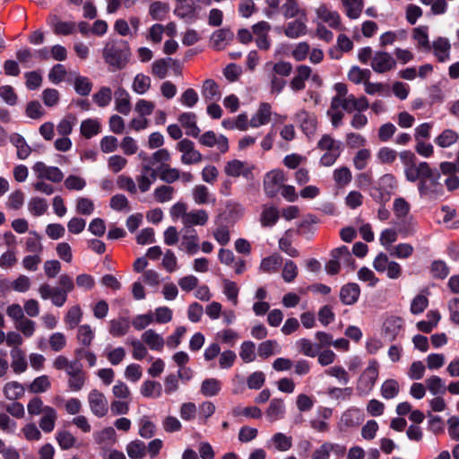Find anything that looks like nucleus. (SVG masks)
<instances>
[{
	"mask_svg": "<svg viewBox=\"0 0 459 459\" xmlns=\"http://www.w3.org/2000/svg\"><path fill=\"white\" fill-rule=\"evenodd\" d=\"M152 160L158 170V178L168 185L178 180L189 183L194 179L191 172L181 171L179 169L170 166L171 153L168 149H159L152 152Z\"/></svg>",
	"mask_w": 459,
	"mask_h": 459,
	"instance_id": "obj_1",
	"label": "nucleus"
},
{
	"mask_svg": "<svg viewBox=\"0 0 459 459\" xmlns=\"http://www.w3.org/2000/svg\"><path fill=\"white\" fill-rule=\"evenodd\" d=\"M56 370H63L67 376V387L71 392H80L88 380L87 372L78 360H70L64 355L57 356L53 361Z\"/></svg>",
	"mask_w": 459,
	"mask_h": 459,
	"instance_id": "obj_2",
	"label": "nucleus"
},
{
	"mask_svg": "<svg viewBox=\"0 0 459 459\" xmlns=\"http://www.w3.org/2000/svg\"><path fill=\"white\" fill-rule=\"evenodd\" d=\"M264 70L267 72L270 93L279 95L287 84L284 77H288L292 73V65L282 60L276 63L267 62L264 65Z\"/></svg>",
	"mask_w": 459,
	"mask_h": 459,
	"instance_id": "obj_3",
	"label": "nucleus"
},
{
	"mask_svg": "<svg viewBox=\"0 0 459 459\" xmlns=\"http://www.w3.org/2000/svg\"><path fill=\"white\" fill-rule=\"evenodd\" d=\"M138 159L141 161V169L135 178L136 186L141 193H146L156 181L158 170L152 160V153L149 155L145 152H141L138 153Z\"/></svg>",
	"mask_w": 459,
	"mask_h": 459,
	"instance_id": "obj_4",
	"label": "nucleus"
},
{
	"mask_svg": "<svg viewBox=\"0 0 459 459\" xmlns=\"http://www.w3.org/2000/svg\"><path fill=\"white\" fill-rule=\"evenodd\" d=\"M400 160L404 166L405 178L410 182L421 181L423 178L430 176V166L428 162L417 163L415 154L411 151H403L399 153Z\"/></svg>",
	"mask_w": 459,
	"mask_h": 459,
	"instance_id": "obj_5",
	"label": "nucleus"
},
{
	"mask_svg": "<svg viewBox=\"0 0 459 459\" xmlns=\"http://www.w3.org/2000/svg\"><path fill=\"white\" fill-rule=\"evenodd\" d=\"M129 48L125 40H110L103 49L105 62L114 69H122L128 62Z\"/></svg>",
	"mask_w": 459,
	"mask_h": 459,
	"instance_id": "obj_6",
	"label": "nucleus"
},
{
	"mask_svg": "<svg viewBox=\"0 0 459 459\" xmlns=\"http://www.w3.org/2000/svg\"><path fill=\"white\" fill-rule=\"evenodd\" d=\"M317 148L325 152L321 159L320 164L330 167L335 163L342 152V144L330 134H324L317 143Z\"/></svg>",
	"mask_w": 459,
	"mask_h": 459,
	"instance_id": "obj_7",
	"label": "nucleus"
},
{
	"mask_svg": "<svg viewBox=\"0 0 459 459\" xmlns=\"http://www.w3.org/2000/svg\"><path fill=\"white\" fill-rule=\"evenodd\" d=\"M378 377V363L373 359L369 361L368 367L359 376L356 390L358 394L366 395L368 394L375 386L377 379Z\"/></svg>",
	"mask_w": 459,
	"mask_h": 459,
	"instance_id": "obj_8",
	"label": "nucleus"
},
{
	"mask_svg": "<svg viewBox=\"0 0 459 459\" xmlns=\"http://www.w3.org/2000/svg\"><path fill=\"white\" fill-rule=\"evenodd\" d=\"M373 267L378 273H385L389 279L395 280L402 276L403 268L395 261L389 260L387 255L380 253L373 261Z\"/></svg>",
	"mask_w": 459,
	"mask_h": 459,
	"instance_id": "obj_9",
	"label": "nucleus"
},
{
	"mask_svg": "<svg viewBox=\"0 0 459 459\" xmlns=\"http://www.w3.org/2000/svg\"><path fill=\"white\" fill-rule=\"evenodd\" d=\"M176 150L182 153L180 161L184 165L197 164L203 160V155L195 149V143L187 138L178 142Z\"/></svg>",
	"mask_w": 459,
	"mask_h": 459,
	"instance_id": "obj_10",
	"label": "nucleus"
},
{
	"mask_svg": "<svg viewBox=\"0 0 459 459\" xmlns=\"http://www.w3.org/2000/svg\"><path fill=\"white\" fill-rule=\"evenodd\" d=\"M440 174L430 168V176L423 178L418 184L422 196L437 197L443 193V185L439 182Z\"/></svg>",
	"mask_w": 459,
	"mask_h": 459,
	"instance_id": "obj_11",
	"label": "nucleus"
},
{
	"mask_svg": "<svg viewBox=\"0 0 459 459\" xmlns=\"http://www.w3.org/2000/svg\"><path fill=\"white\" fill-rule=\"evenodd\" d=\"M87 401L89 408L94 416L103 418L108 414V402L101 391L96 388L91 389L87 395Z\"/></svg>",
	"mask_w": 459,
	"mask_h": 459,
	"instance_id": "obj_12",
	"label": "nucleus"
},
{
	"mask_svg": "<svg viewBox=\"0 0 459 459\" xmlns=\"http://www.w3.org/2000/svg\"><path fill=\"white\" fill-rule=\"evenodd\" d=\"M285 181V175L281 169H274L266 173L264 178V193L271 198L274 197L280 192Z\"/></svg>",
	"mask_w": 459,
	"mask_h": 459,
	"instance_id": "obj_13",
	"label": "nucleus"
},
{
	"mask_svg": "<svg viewBox=\"0 0 459 459\" xmlns=\"http://www.w3.org/2000/svg\"><path fill=\"white\" fill-rule=\"evenodd\" d=\"M32 170L39 180H48L53 183H60L64 179V173L59 168L48 166L42 161H37L32 166Z\"/></svg>",
	"mask_w": 459,
	"mask_h": 459,
	"instance_id": "obj_14",
	"label": "nucleus"
},
{
	"mask_svg": "<svg viewBox=\"0 0 459 459\" xmlns=\"http://www.w3.org/2000/svg\"><path fill=\"white\" fill-rule=\"evenodd\" d=\"M197 139L201 145L208 148L216 147L221 154L226 153L230 148L228 138L223 134H217L212 130L202 134H199Z\"/></svg>",
	"mask_w": 459,
	"mask_h": 459,
	"instance_id": "obj_15",
	"label": "nucleus"
},
{
	"mask_svg": "<svg viewBox=\"0 0 459 459\" xmlns=\"http://www.w3.org/2000/svg\"><path fill=\"white\" fill-rule=\"evenodd\" d=\"M372 70L377 74L388 73L396 67L395 58L386 51L379 50L374 53L370 62Z\"/></svg>",
	"mask_w": 459,
	"mask_h": 459,
	"instance_id": "obj_16",
	"label": "nucleus"
},
{
	"mask_svg": "<svg viewBox=\"0 0 459 459\" xmlns=\"http://www.w3.org/2000/svg\"><path fill=\"white\" fill-rule=\"evenodd\" d=\"M253 169L254 167L249 163L233 159L225 163L223 171L228 177H244L248 178L252 174Z\"/></svg>",
	"mask_w": 459,
	"mask_h": 459,
	"instance_id": "obj_17",
	"label": "nucleus"
},
{
	"mask_svg": "<svg viewBox=\"0 0 459 459\" xmlns=\"http://www.w3.org/2000/svg\"><path fill=\"white\" fill-rule=\"evenodd\" d=\"M404 322L399 316H390L383 324V334L389 341L394 342L403 332Z\"/></svg>",
	"mask_w": 459,
	"mask_h": 459,
	"instance_id": "obj_18",
	"label": "nucleus"
},
{
	"mask_svg": "<svg viewBox=\"0 0 459 459\" xmlns=\"http://www.w3.org/2000/svg\"><path fill=\"white\" fill-rule=\"evenodd\" d=\"M312 69L308 65H299L296 67L295 74L290 81V88L293 92H299L306 88V82L310 78Z\"/></svg>",
	"mask_w": 459,
	"mask_h": 459,
	"instance_id": "obj_19",
	"label": "nucleus"
},
{
	"mask_svg": "<svg viewBox=\"0 0 459 459\" xmlns=\"http://www.w3.org/2000/svg\"><path fill=\"white\" fill-rule=\"evenodd\" d=\"M174 13L186 22H194L198 19L196 5L192 0H177Z\"/></svg>",
	"mask_w": 459,
	"mask_h": 459,
	"instance_id": "obj_20",
	"label": "nucleus"
},
{
	"mask_svg": "<svg viewBox=\"0 0 459 459\" xmlns=\"http://www.w3.org/2000/svg\"><path fill=\"white\" fill-rule=\"evenodd\" d=\"M178 120L181 126L186 130V134L194 138H197L201 133L197 126L196 115L193 112H184L180 114Z\"/></svg>",
	"mask_w": 459,
	"mask_h": 459,
	"instance_id": "obj_21",
	"label": "nucleus"
},
{
	"mask_svg": "<svg viewBox=\"0 0 459 459\" xmlns=\"http://www.w3.org/2000/svg\"><path fill=\"white\" fill-rule=\"evenodd\" d=\"M296 119L299 123L302 131L308 136L313 135L317 126V117L305 109L296 114Z\"/></svg>",
	"mask_w": 459,
	"mask_h": 459,
	"instance_id": "obj_22",
	"label": "nucleus"
},
{
	"mask_svg": "<svg viewBox=\"0 0 459 459\" xmlns=\"http://www.w3.org/2000/svg\"><path fill=\"white\" fill-rule=\"evenodd\" d=\"M209 220L208 212L203 209H195L188 211L185 220L182 222L185 230L192 229L195 226H204Z\"/></svg>",
	"mask_w": 459,
	"mask_h": 459,
	"instance_id": "obj_23",
	"label": "nucleus"
},
{
	"mask_svg": "<svg viewBox=\"0 0 459 459\" xmlns=\"http://www.w3.org/2000/svg\"><path fill=\"white\" fill-rule=\"evenodd\" d=\"M317 17L335 30H343L341 24V16L336 11H332L325 4H321L316 9Z\"/></svg>",
	"mask_w": 459,
	"mask_h": 459,
	"instance_id": "obj_24",
	"label": "nucleus"
},
{
	"mask_svg": "<svg viewBox=\"0 0 459 459\" xmlns=\"http://www.w3.org/2000/svg\"><path fill=\"white\" fill-rule=\"evenodd\" d=\"M306 22L307 16L305 18L297 17L294 21L288 22L284 28L285 36L290 39L305 36L307 32Z\"/></svg>",
	"mask_w": 459,
	"mask_h": 459,
	"instance_id": "obj_25",
	"label": "nucleus"
},
{
	"mask_svg": "<svg viewBox=\"0 0 459 459\" xmlns=\"http://www.w3.org/2000/svg\"><path fill=\"white\" fill-rule=\"evenodd\" d=\"M142 341L152 351H161L165 346L164 338L153 329H148L142 333Z\"/></svg>",
	"mask_w": 459,
	"mask_h": 459,
	"instance_id": "obj_26",
	"label": "nucleus"
},
{
	"mask_svg": "<svg viewBox=\"0 0 459 459\" xmlns=\"http://www.w3.org/2000/svg\"><path fill=\"white\" fill-rule=\"evenodd\" d=\"M199 238L196 230L194 229H186L184 230L182 236V242L180 248L185 250L189 255L195 254L199 249Z\"/></svg>",
	"mask_w": 459,
	"mask_h": 459,
	"instance_id": "obj_27",
	"label": "nucleus"
},
{
	"mask_svg": "<svg viewBox=\"0 0 459 459\" xmlns=\"http://www.w3.org/2000/svg\"><path fill=\"white\" fill-rule=\"evenodd\" d=\"M115 109L125 116L131 112V98L129 93L123 88H118L115 91Z\"/></svg>",
	"mask_w": 459,
	"mask_h": 459,
	"instance_id": "obj_28",
	"label": "nucleus"
},
{
	"mask_svg": "<svg viewBox=\"0 0 459 459\" xmlns=\"http://www.w3.org/2000/svg\"><path fill=\"white\" fill-rule=\"evenodd\" d=\"M285 404L281 398H273L265 411V415L271 422L281 420L285 416Z\"/></svg>",
	"mask_w": 459,
	"mask_h": 459,
	"instance_id": "obj_29",
	"label": "nucleus"
},
{
	"mask_svg": "<svg viewBox=\"0 0 459 459\" xmlns=\"http://www.w3.org/2000/svg\"><path fill=\"white\" fill-rule=\"evenodd\" d=\"M272 107L267 102H263L259 105L258 109L250 119L251 127H259L266 125L271 120Z\"/></svg>",
	"mask_w": 459,
	"mask_h": 459,
	"instance_id": "obj_30",
	"label": "nucleus"
},
{
	"mask_svg": "<svg viewBox=\"0 0 459 459\" xmlns=\"http://www.w3.org/2000/svg\"><path fill=\"white\" fill-rule=\"evenodd\" d=\"M48 23L56 35L68 36L76 31L75 22H63L56 15L50 17Z\"/></svg>",
	"mask_w": 459,
	"mask_h": 459,
	"instance_id": "obj_31",
	"label": "nucleus"
},
{
	"mask_svg": "<svg viewBox=\"0 0 459 459\" xmlns=\"http://www.w3.org/2000/svg\"><path fill=\"white\" fill-rule=\"evenodd\" d=\"M281 13L285 19H293L297 17L305 18L306 10L299 6V0H286L281 6Z\"/></svg>",
	"mask_w": 459,
	"mask_h": 459,
	"instance_id": "obj_32",
	"label": "nucleus"
},
{
	"mask_svg": "<svg viewBox=\"0 0 459 459\" xmlns=\"http://www.w3.org/2000/svg\"><path fill=\"white\" fill-rule=\"evenodd\" d=\"M360 288L357 283L351 282L342 287L340 299L345 305H353L359 299Z\"/></svg>",
	"mask_w": 459,
	"mask_h": 459,
	"instance_id": "obj_33",
	"label": "nucleus"
},
{
	"mask_svg": "<svg viewBox=\"0 0 459 459\" xmlns=\"http://www.w3.org/2000/svg\"><path fill=\"white\" fill-rule=\"evenodd\" d=\"M56 420V411L51 406H47L45 411L41 413V417L39 421L40 429L45 433L52 432L55 429Z\"/></svg>",
	"mask_w": 459,
	"mask_h": 459,
	"instance_id": "obj_34",
	"label": "nucleus"
},
{
	"mask_svg": "<svg viewBox=\"0 0 459 459\" xmlns=\"http://www.w3.org/2000/svg\"><path fill=\"white\" fill-rule=\"evenodd\" d=\"M280 218V212L277 207L273 205H264L260 214V223L263 227L274 226Z\"/></svg>",
	"mask_w": 459,
	"mask_h": 459,
	"instance_id": "obj_35",
	"label": "nucleus"
},
{
	"mask_svg": "<svg viewBox=\"0 0 459 459\" xmlns=\"http://www.w3.org/2000/svg\"><path fill=\"white\" fill-rule=\"evenodd\" d=\"M432 48L434 55L439 62H446L450 58L451 45L447 39L438 38L433 41Z\"/></svg>",
	"mask_w": 459,
	"mask_h": 459,
	"instance_id": "obj_36",
	"label": "nucleus"
},
{
	"mask_svg": "<svg viewBox=\"0 0 459 459\" xmlns=\"http://www.w3.org/2000/svg\"><path fill=\"white\" fill-rule=\"evenodd\" d=\"M194 202L198 204H214L215 198L204 185H196L192 190Z\"/></svg>",
	"mask_w": 459,
	"mask_h": 459,
	"instance_id": "obj_37",
	"label": "nucleus"
},
{
	"mask_svg": "<svg viewBox=\"0 0 459 459\" xmlns=\"http://www.w3.org/2000/svg\"><path fill=\"white\" fill-rule=\"evenodd\" d=\"M95 338L94 329L88 324L78 326L76 340L82 346L81 348H89Z\"/></svg>",
	"mask_w": 459,
	"mask_h": 459,
	"instance_id": "obj_38",
	"label": "nucleus"
},
{
	"mask_svg": "<svg viewBox=\"0 0 459 459\" xmlns=\"http://www.w3.org/2000/svg\"><path fill=\"white\" fill-rule=\"evenodd\" d=\"M294 231L287 230L283 236L279 239V248L290 257H298L299 255V250L293 247Z\"/></svg>",
	"mask_w": 459,
	"mask_h": 459,
	"instance_id": "obj_39",
	"label": "nucleus"
},
{
	"mask_svg": "<svg viewBox=\"0 0 459 459\" xmlns=\"http://www.w3.org/2000/svg\"><path fill=\"white\" fill-rule=\"evenodd\" d=\"M201 92L206 101H217L221 97L220 87L212 79L204 82Z\"/></svg>",
	"mask_w": 459,
	"mask_h": 459,
	"instance_id": "obj_40",
	"label": "nucleus"
},
{
	"mask_svg": "<svg viewBox=\"0 0 459 459\" xmlns=\"http://www.w3.org/2000/svg\"><path fill=\"white\" fill-rule=\"evenodd\" d=\"M233 39V33L229 29H221L215 30L211 38V43L217 50L225 48L227 44Z\"/></svg>",
	"mask_w": 459,
	"mask_h": 459,
	"instance_id": "obj_41",
	"label": "nucleus"
},
{
	"mask_svg": "<svg viewBox=\"0 0 459 459\" xmlns=\"http://www.w3.org/2000/svg\"><path fill=\"white\" fill-rule=\"evenodd\" d=\"M459 141V134L453 129L443 130L435 139L434 143L441 148H448Z\"/></svg>",
	"mask_w": 459,
	"mask_h": 459,
	"instance_id": "obj_42",
	"label": "nucleus"
},
{
	"mask_svg": "<svg viewBox=\"0 0 459 459\" xmlns=\"http://www.w3.org/2000/svg\"><path fill=\"white\" fill-rule=\"evenodd\" d=\"M11 367L14 373L21 374L27 369L28 363L23 351L19 348H13L11 351Z\"/></svg>",
	"mask_w": 459,
	"mask_h": 459,
	"instance_id": "obj_43",
	"label": "nucleus"
},
{
	"mask_svg": "<svg viewBox=\"0 0 459 459\" xmlns=\"http://www.w3.org/2000/svg\"><path fill=\"white\" fill-rule=\"evenodd\" d=\"M221 381L217 378H206L201 384L200 392L205 397L216 396L221 390Z\"/></svg>",
	"mask_w": 459,
	"mask_h": 459,
	"instance_id": "obj_44",
	"label": "nucleus"
},
{
	"mask_svg": "<svg viewBox=\"0 0 459 459\" xmlns=\"http://www.w3.org/2000/svg\"><path fill=\"white\" fill-rule=\"evenodd\" d=\"M345 14L350 19H358L363 10V0H341Z\"/></svg>",
	"mask_w": 459,
	"mask_h": 459,
	"instance_id": "obj_45",
	"label": "nucleus"
},
{
	"mask_svg": "<svg viewBox=\"0 0 459 459\" xmlns=\"http://www.w3.org/2000/svg\"><path fill=\"white\" fill-rule=\"evenodd\" d=\"M258 355L262 359H267L281 352V348L276 340H267L259 343Z\"/></svg>",
	"mask_w": 459,
	"mask_h": 459,
	"instance_id": "obj_46",
	"label": "nucleus"
},
{
	"mask_svg": "<svg viewBox=\"0 0 459 459\" xmlns=\"http://www.w3.org/2000/svg\"><path fill=\"white\" fill-rule=\"evenodd\" d=\"M126 451L130 459H143L146 455V445L139 439L126 445Z\"/></svg>",
	"mask_w": 459,
	"mask_h": 459,
	"instance_id": "obj_47",
	"label": "nucleus"
},
{
	"mask_svg": "<svg viewBox=\"0 0 459 459\" xmlns=\"http://www.w3.org/2000/svg\"><path fill=\"white\" fill-rule=\"evenodd\" d=\"M428 295V290H422L412 299L410 306L411 314L419 315L424 312L429 306Z\"/></svg>",
	"mask_w": 459,
	"mask_h": 459,
	"instance_id": "obj_48",
	"label": "nucleus"
},
{
	"mask_svg": "<svg viewBox=\"0 0 459 459\" xmlns=\"http://www.w3.org/2000/svg\"><path fill=\"white\" fill-rule=\"evenodd\" d=\"M10 141L16 147L17 157L20 160H25L30 156L31 148L22 135L13 134L11 135Z\"/></svg>",
	"mask_w": 459,
	"mask_h": 459,
	"instance_id": "obj_49",
	"label": "nucleus"
},
{
	"mask_svg": "<svg viewBox=\"0 0 459 459\" xmlns=\"http://www.w3.org/2000/svg\"><path fill=\"white\" fill-rule=\"evenodd\" d=\"M331 256L337 258L341 262V264L352 269L354 268L355 260L346 246L333 249Z\"/></svg>",
	"mask_w": 459,
	"mask_h": 459,
	"instance_id": "obj_50",
	"label": "nucleus"
},
{
	"mask_svg": "<svg viewBox=\"0 0 459 459\" xmlns=\"http://www.w3.org/2000/svg\"><path fill=\"white\" fill-rule=\"evenodd\" d=\"M83 312L79 305L71 307L66 315L65 316L64 321L69 329H74L79 325L82 319Z\"/></svg>",
	"mask_w": 459,
	"mask_h": 459,
	"instance_id": "obj_51",
	"label": "nucleus"
},
{
	"mask_svg": "<svg viewBox=\"0 0 459 459\" xmlns=\"http://www.w3.org/2000/svg\"><path fill=\"white\" fill-rule=\"evenodd\" d=\"M270 442L273 444V447L280 452H286L292 446V437L281 432L273 434Z\"/></svg>",
	"mask_w": 459,
	"mask_h": 459,
	"instance_id": "obj_52",
	"label": "nucleus"
},
{
	"mask_svg": "<svg viewBox=\"0 0 459 459\" xmlns=\"http://www.w3.org/2000/svg\"><path fill=\"white\" fill-rule=\"evenodd\" d=\"M282 263V258L278 254H273L261 261L260 271L266 273H275Z\"/></svg>",
	"mask_w": 459,
	"mask_h": 459,
	"instance_id": "obj_53",
	"label": "nucleus"
},
{
	"mask_svg": "<svg viewBox=\"0 0 459 459\" xmlns=\"http://www.w3.org/2000/svg\"><path fill=\"white\" fill-rule=\"evenodd\" d=\"M56 440L60 448L63 450H68L75 446L77 441L74 435L69 430L65 429L58 430L56 433Z\"/></svg>",
	"mask_w": 459,
	"mask_h": 459,
	"instance_id": "obj_54",
	"label": "nucleus"
},
{
	"mask_svg": "<svg viewBox=\"0 0 459 459\" xmlns=\"http://www.w3.org/2000/svg\"><path fill=\"white\" fill-rule=\"evenodd\" d=\"M139 435L143 438H152L156 434V425L149 416H143L138 422Z\"/></svg>",
	"mask_w": 459,
	"mask_h": 459,
	"instance_id": "obj_55",
	"label": "nucleus"
},
{
	"mask_svg": "<svg viewBox=\"0 0 459 459\" xmlns=\"http://www.w3.org/2000/svg\"><path fill=\"white\" fill-rule=\"evenodd\" d=\"M140 393L146 398H159L161 395V385L159 382L146 380L142 384Z\"/></svg>",
	"mask_w": 459,
	"mask_h": 459,
	"instance_id": "obj_56",
	"label": "nucleus"
},
{
	"mask_svg": "<svg viewBox=\"0 0 459 459\" xmlns=\"http://www.w3.org/2000/svg\"><path fill=\"white\" fill-rule=\"evenodd\" d=\"M48 208L47 200L39 196L31 197L28 203V210L35 217H39L46 213Z\"/></svg>",
	"mask_w": 459,
	"mask_h": 459,
	"instance_id": "obj_57",
	"label": "nucleus"
},
{
	"mask_svg": "<svg viewBox=\"0 0 459 459\" xmlns=\"http://www.w3.org/2000/svg\"><path fill=\"white\" fill-rule=\"evenodd\" d=\"M4 394L6 399L15 401L23 396L24 387L17 381H11L4 385Z\"/></svg>",
	"mask_w": 459,
	"mask_h": 459,
	"instance_id": "obj_58",
	"label": "nucleus"
},
{
	"mask_svg": "<svg viewBox=\"0 0 459 459\" xmlns=\"http://www.w3.org/2000/svg\"><path fill=\"white\" fill-rule=\"evenodd\" d=\"M380 392L384 399H394L400 392L399 383L395 379H387L382 384Z\"/></svg>",
	"mask_w": 459,
	"mask_h": 459,
	"instance_id": "obj_59",
	"label": "nucleus"
},
{
	"mask_svg": "<svg viewBox=\"0 0 459 459\" xmlns=\"http://www.w3.org/2000/svg\"><path fill=\"white\" fill-rule=\"evenodd\" d=\"M169 12V4L165 2L156 1L151 4L149 13L153 20L162 21Z\"/></svg>",
	"mask_w": 459,
	"mask_h": 459,
	"instance_id": "obj_60",
	"label": "nucleus"
},
{
	"mask_svg": "<svg viewBox=\"0 0 459 459\" xmlns=\"http://www.w3.org/2000/svg\"><path fill=\"white\" fill-rule=\"evenodd\" d=\"M411 211V204L403 198L398 197L394 200L393 212L399 221L406 219Z\"/></svg>",
	"mask_w": 459,
	"mask_h": 459,
	"instance_id": "obj_61",
	"label": "nucleus"
},
{
	"mask_svg": "<svg viewBox=\"0 0 459 459\" xmlns=\"http://www.w3.org/2000/svg\"><path fill=\"white\" fill-rule=\"evenodd\" d=\"M80 130L83 137L90 139L100 132V124L96 119L89 118L82 122Z\"/></svg>",
	"mask_w": 459,
	"mask_h": 459,
	"instance_id": "obj_62",
	"label": "nucleus"
},
{
	"mask_svg": "<svg viewBox=\"0 0 459 459\" xmlns=\"http://www.w3.org/2000/svg\"><path fill=\"white\" fill-rule=\"evenodd\" d=\"M175 188L168 184L159 186L153 191V197L158 203H166L173 199Z\"/></svg>",
	"mask_w": 459,
	"mask_h": 459,
	"instance_id": "obj_63",
	"label": "nucleus"
},
{
	"mask_svg": "<svg viewBox=\"0 0 459 459\" xmlns=\"http://www.w3.org/2000/svg\"><path fill=\"white\" fill-rule=\"evenodd\" d=\"M76 123L77 119L74 115H66L56 126L57 134L61 136H68L73 132V128Z\"/></svg>",
	"mask_w": 459,
	"mask_h": 459,
	"instance_id": "obj_64",
	"label": "nucleus"
}]
</instances>
